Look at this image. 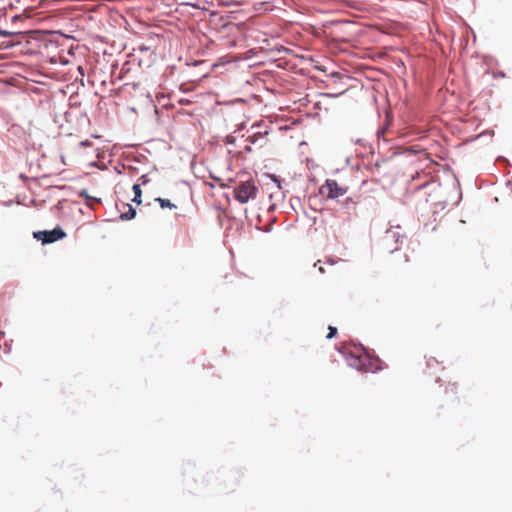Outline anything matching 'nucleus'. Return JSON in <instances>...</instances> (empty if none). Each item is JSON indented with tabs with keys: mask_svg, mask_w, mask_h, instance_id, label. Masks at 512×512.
I'll use <instances>...</instances> for the list:
<instances>
[{
	"mask_svg": "<svg viewBox=\"0 0 512 512\" xmlns=\"http://www.w3.org/2000/svg\"><path fill=\"white\" fill-rule=\"evenodd\" d=\"M29 0H2V10L5 18L12 22L27 18L26 12L29 8Z\"/></svg>",
	"mask_w": 512,
	"mask_h": 512,
	"instance_id": "obj_2",
	"label": "nucleus"
},
{
	"mask_svg": "<svg viewBox=\"0 0 512 512\" xmlns=\"http://www.w3.org/2000/svg\"><path fill=\"white\" fill-rule=\"evenodd\" d=\"M35 239L42 241L43 244H49L63 239L66 236L61 227H56L50 231H37L33 233Z\"/></svg>",
	"mask_w": 512,
	"mask_h": 512,
	"instance_id": "obj_5",
	"label": "nucleus"
},
{
	"mask_svg": "<svg viewBox=\"0 0 512 512\" xmlns=\"http://www.w3.org/2000/svg\"><path fill=\"white\" fill-rule=\"evenodd\" d=\"M348 188L341 186L334 179H327L319 188V193L327 199H336L347 193Z\"/></svg>",
	"mask_w": 512,
	"mask_h": 512,
	"instance_id": "obj_4",
	"label": "nucleus"
},
{
	"mask_svg": "<svg viewBox=\"0 0 512 512\" xmlns=\"http://www.w3.org/2000/svg\"><path fill=\"white\" fill-rule=\"evenodd\" d=\"M133 191H134V198H133V202H135L136 204H141L142 203V190L140 188V184H134L133 185Z\"/></svg>",
	"mask_w": 512,
	"mask_h": 512,
	"instance_id": "obj_9",
	"label": "nucleus"
},
{
	"mask_svg": "<svg viewBox=\"0 0 512 512\" xmlns=\"http://www.w3.org/2000/svg\"><path fill=\"white\" fill-rule=\"evenodd\" d=\"M155 201L159 203V205L162 209L168 208V209L172 210V209L177 208V205L172 203L169 199L158 197L155 199Z\"/></svg>",
	"mask_w": 512,
	"mask_h": 512,
	"instance_id": "obj_8",
	"label": "nucleus"
},
{
	"mask_svg": "<svg viewBox=\"0 0 512 512\" xmlns=\"http://www.w3.org/2000/svg\"><path fill=\"white\" fill-rule=\"evenodd\" d=\"M458 389L457 383H451L449 382L447 386L445 387V393L446 394H456Z\"/></svg>",
	"mask_w": 512,
	"mask_h": 512,
	"instance_id": "obj_10",
	"label": "nucleus"
},
{
	"mask_svg": "<svg viewBox=\"0 0 512 512\" xmlns=\"http://www.w3.org/2000/svg\"><path fill=\"white\" fill-rule=\"evenodd\" d=\"M368 358L365 353H361L360 355L349 354L347 357V362L349 366L359 370V371H367L366 362Z\"/></svg>",
	"mask_w": 512,
	"mask_h": 512,
	"instance_id": "obj_6",
	"label": "nucleus"
},
{
	"mask_svg": "<svg viewBox=\"0 0 512 512\" xmlns=\"http://www.w3.org/2000/svg\"><path fill=\"white\" fill-rule=\"evenodd\" d=\"M150 182V178L148 177V175H142L139 179H138V182L136 184H140V187L141 186H146L148 185V183Z\"/></svg>",
	"mask_w": 512,
	"mask_h": 512,
	"instance_id": "obj_11",
	"label": "nucleus"
},
{
	"mask_svg": "<svg viewBox=\"0 0 512 512\" xmlns=\"http://www.w3.org/2000/svg\"><path fill=\"white\" fill-rule=\"evenodd\" d=\"M258 188L253 180H247L239 183L234 188V198L241 204L247 203L249 200L256 198Z\"/></svg>",
	"mask_w": 512,
	"mask_h": 512,
	"instance_id": "obj_3",
	"label": "nucleus"
},
{
	"mask_svg": "<svg viewBox=\"0 0 512 512\" xmlns=\"http://www.w3.org/2000/svg\"><path fill=\"white\" fill-rule=\"evenodd\" d=\"M1 83H5V84H8V85L11 84L9 81L3 80V79L1 80Z\"/></svg>",
	"mask_w": 512,
	"mask_h": 512,
	"instance_id": "obj_17",
	"label": "nucleus"
},
{
	"mask_svg": "<svg viewBox=\"0 0 512 512\" xmlns=\"http://www.w3.org/2000/svg\"><path fill=\"white\" fill-rule=\"evenodd\" d=\"M123 207L126 209L125 211L121 212L120 218L122 220H131L136 215V210L130 205V204H123Z\"/></svg>",
	"mask_w": 512,
	"mask_h": 512,
	"instance_id": "obj_7",
	"label": "nucleus"
},
{
	"mask_svg": "<svg viewBox=\"0 0 512 512\" xmlns=\"http://www.w3.org/2000/svg\"><path fill=\"white\" fill-rule=\"evenodd\" d=\"M328 330H329V332L327 334V338L328 339L333 338L337 334V329L335 327H333V326H329Z\"/></svg>",
	"mask_w": 512,
	"mask_h": 512,
	"instance_id": "obj_12",
	"label": "nucleus"
},
{
	"mask_svg": "<svg viewBox=\"0 0 512 512\" xmlns=\"http://www.w3.org/2000/svg\"><path fill=\"white\" fill-rule=\"evenodd\" d=\"M28 45L29 40L24 32L2 29V59L27 53Z\"/></svg>",
	"mask_w": 512,
	"mask_h": 512,
	"instance_id": "obj_1",
	"label": "nucleus"
},
{
	"mask_svg": "<svg viewBox=\"0 0 512 512\" xmlns=\"http://www.w3.org/2000/svg\"><path fill=\"white\" fill-rule=\"evenodd\" d=\"M79 145H80L81 147H89V146H91V145H92V143H91V141H89V140H85V141H81V142L79 143Z\"/></svg>",
	"mask_w": 512,
	"mask_h": 512,
	"instance_id": "obj_14",
	"label": "nucleus"
},
{
	"mask_svg": "<svg viewBox=\"0 0 512 512\" xmlns=\"http://www.w3.org/2000/svg\"><path fill=\"white\" fill-rule=\"evenodd\" d=\"M432 362H435V363H437V364H438V361H437L435 358L431 357V358H429V359H428V361H427L428 366L432 365Z\"/></svg>",
	"mask_w": 512,
	"mask_h": 512,
	"instance_id": "obj_15",
	"label": "nucleus"
},
{
	"mask_svg": "<svg viewBox=\"0 0 512 512\" xmlns=\"http://www.w3.org/2000/svg\"><path fill=\"white\" fill-rule=\"evenodd\" d=\"M80 196H81V197H84L86 200H93V198H92V197H90V196L87 194V192H86L85 190H84V191H82V192L80 193ZM94 201H95L96 203H99V202H100V200H99V199H94Z\"/></svg>",
	"mask_w": 512,
	"mask_h": 512,
	"instance_id": "obj_13",
	"label": "nucleus"
},
{
	"mask_svg": "<svg viewBox=\"0 0 512 512\" xmlns=\"http://www.w3.org/2000/svg\"><path fill=\"white\" fill-rule=\"evenodd\" d=\"M79 72L83 75V68L81 66L78 67Z\"/></svg>",
	"mask_w": 512,
	"mask_h": 512,
	"instance_id": "obj_16",
	"label": "nucleus"
}]
</instances>
